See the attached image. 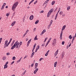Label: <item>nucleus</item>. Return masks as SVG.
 Returning a JSON list of instances; mask_svg holds the SVG:
<instances>
[{
	"label": "nucleus",
	"mask_w": 76,
	"mask_h": 76,
	"mask_svg": "<svg viewBox=\"0 0 76 76\" xmlns=\"http://www.w3.org/2000/svg\"><path fill=\"white\" fill-rule=\"evenodd\" d=\"M44 45H45V44H43L42 45V47H44Z\"/></svg>",
	"instance_id": "obj_55"
},
{
	"label": "nucleus",
	"mask_w": 76,
	"mask_h": 76,
	"mask_svg": "<svg viewBox=\"0 0 76 76\" xmlns=\"http://www.w3.org/2000/svg\"><path fill=\"white\" fill-rule=\"evenodd\" d=\"M18 4V2H16L13 4L12 8V10L13 11L15 10V9L17 6Z\"/></svg>",
	"instance_id": "obj_2"
},
{
	"label": "nucleus",
	"mask_w": 76,
	"mask_h": 76,
	"mask_svg": "<svg viewBox=\"0 0 76 76\" xmlns=\"http://www.w3.org/2000/svg\"><path fill=\"white\" fill-rule=\"evenodd\" d=\"M8 45L7 43H5L4 48H6V47H8Z\"/></svg>",
	"instance_id": "obj_14"
},
{
	"label": "nucleus",
	"mask_w": 76,
	"mask_h": 76,
	"mask_svg": "<svg viewBox=\"0 0 76 76\" xmlns=\"http://www.w3.org/2000/svg\"><path fill=\"white\" fill-rule=\"evenodd\" d=\"M9 63V62H6V63L4 65V69H6V68H7V64H8Z\"/></svg>",
	"instance_id": "obj_6"
},
{
	"label": "nucleus",
	"mask_w": 76,
	"mask_h": 76,
	"mask_svg": "<svg viewBox=\"0 0 76 76\" xmlns=\"http://www.w3.org/2000/svg\"><path fill=\"white\" fill-rule=\"evenodd\" d=\"M74 2V0H72L71 1V2L73 3Z\"/></svg>",
	"instance_id": "obj_64"
},
{
	"label": "nucleus",
	"mask_w": 76,
	"mask_h": 76,
	"mask_svg": "<svg viewBox=\"0 0 76 76\" xmlns=\"http://www.w3.org/2000/svg\"><path fill=\"white\" fill-rule=\"evenodd\" d=\"M49 1V0H47L46 1L45 3L43 4V6H44L45 4L47 3Z\"/></svg>",
	"instance_id": "obj_9"
},
{
	"label": "nucleus",
	"mask_w": 76,
	"mask_h": 76,
	"mask_svg": "<svg viewBox=\"0 0 76 76\" xmlns=\"http://www.w3.org/2000/svg\"><path fill=\"white\" fill-rule=\"evenodd\" d=\"M14 63V61H13L12 62L11 64V65L13 64Z\"/></svg>",
	"instance_id": "obj_53"
},
{
	"label": "nucleus",
	"mask_w": 76,
	"mask_h": 76,
	"mask_svg": "<svg viewBox=\"0 0 76 76\" xmlns=\"http://www.w3.org/2000/svg\"><path fill=\"white\" fill-rule=\"evenodd\" d=\"M75 37L74 36L73 37V38L72 39V41H73L75 40Z\"/></svg>",
	"instance_id": "obj_44"
},
{
	"label": "nucleus",
	"mask_w": 76,
	"mask_h": 76,
	"mask_svg": "<svg viewBox=\"0 0 76 76\" xmlns=\"http://www.w3.org/2000/svg\"><path fill=\"white\" fill-rule=\"evenodd\" d=\"M59 9L58 12H57V14H56V15H58V13L59 12V11H60V10H61L60 8Z\"/></svg>",
	"instance_id": "obj_29"
},
{
	"label": "nucleus",
	"mask_w": 76,
	"mask_h": 76,
	"mask_svg": "<svg viewBox=\"0 0 76 76\" xmlns=\"http://www.w3.org/2000/svg\"><path fill=\"white\" fill-rule=\"evenodd\" d=\"M2 40V38H0V42H1Z\"/></svg>",
	"instance_id": "obj_57"
},
{
	"label": "nucleus",
	"mask_w": 76,
	"mask_h": 76,
	"mask_svg": "<svg viewBox=\"0 0 76 76\" xmlns=\"http://www.w3.org/2000/svg\"><path fill=\"white\" fill-rule=\"evenodd\" d=\"M50 25H50V24L49 25H48V29L50 28Z\"/></svg>",
	"instance_id": "obj_39"
},
{
	"label": "nucleus",
	"mask_w": 76,
	"mask_h": 76,
	"mask_svg": "<svg viewBox=\"0 0 76 76\" xmlns=\"http://www.w3.org/2000/svg\"><path fill=\"white\" fill-rule=\"evenodd\" d=\"M34 18V16L33 15H31V16L29 18V19L31 20H32Z\"/></svg>",
	"instance_id": "obj_10"
},
{
	"label": "nucleus",
	"mask_w": 76,
	"mask_h": 76,
	"mask_svg": "<svg viewBox=\"0 0 76 76\" xmlns=\"http://www.w3.org/2000/svg\"><path fill=\"white\" fill-rule=\"evenodd\" d=\"M70 7L69 6L67 7V9L68 11H69L70 9Z\"/></svg>",
	"instance_id": "obj_21"
},
{
	"label": "nucleus",
	"mask_w": 76,
	"mask_h": 76,
	"mask_svg": "<svg viewBox=\"0 0 76 76\" xmlns=\"http://www.w3.org/2000/svg\"><path fill=\"white\" fill-rule=\"evenodd\" d=\"M25 34H24V35H23V37H24L25 36Z\"/></svg>",
	"instance_id": "obj_63"
},
{
	"label": "nucleus",
	"mask_w": 76,
	"mask_h": 76,
	"mask_svg": "<svg viewBox=\"0 0 76 76\" xmlns=\"http://www.w3.org/2000/svg\"><path fill=\"white\" fill-rule=\"evenodd\" d=\"M36 28H34V30H33V32H34L35 31H36Z\"/></svg>",
	"instance_id": "obj_41"
},
{
	"label": "nucleus",
	"mask_w": 76,
	"mask_h": 76,
	"mask_svg": "<svg viewBox=\"0 0 76 76\" xmlns=\"http://www.w3.org/2000/svg\"><path fill=\"white\" fill-rule=\"evenodd\" d=\"M10 41L8 43V44L7 43V44H8V46H9V44H10Z\"/></svg>",
	"instance_id": "obj_49"
},
{
	"label": "nucleus",
	"mask_w": 76,
	"mask_h": 76,
	"mask_svg": "<svg viewBox=\"0 0 76 76\" xmlns=\"http://www.w3.org/2000/svg\"><path fill=\"white\" fill-rule=\"evenodd\" d=\"M50 50H48L47 52L45 54V56H47L48 55V53L49 52Z\"/></svg>",
	"instance_id": "obj_18"
},
{
	"label": "nucleus",
	"mask_w": 76,
	"mask_h": 76,
	"mask_svg": "<svg viewBox=\"0 0 76 76\" xmlns=\"http://www.w3.org/2000/svg\"><path fill=\"white\" fill-rule=\"evenodd\" d=\"M28 30H27L26 32V33H27L28 32Z\"/></svg>",
	"instance_id": "obj_47"
},
{
	"label": "nucleus",
	"mask_w": 76,
	"mask_h": 76,
	"mask_svg": "<svg viewBox=\"0 0 76 76\" xmlns=\"http://www.w3.org/2000/svg\"><path fill=\"white\" fill-rule=\"evenodd\" d=\"M53 10V9H51L49 11V12H48V15H47V17H49L51 13H52Z\"/></svg>",
	"instance_id": "obj_3"
},
{
	"label": "nucleus",
	"mask_w": 76,
	"mask_h": 76,
	"mask_svg": "<svg viewBox=\"0 0 76 76\" xmlns=\"http://www.w3.org/2000/svg\"><path fill=\"white\" fill-rule=\"evenodd\" d=\"M7 56H9L10 55V53H7Z\"/></svg>",
	"instance_id": "obj_38"
},
{
	"label": "nucleus",
	"mask_w": 76,
	"mask_h": 76,
	"mask_svg": "<svg viewBox=\"0 0 76 76\" xmlns=\"http://www.w3.org/2000/svg\"><path fill=\"white\" fill-rule=\"evenodd\" d=\"M6 15L7 16H9V13H7Z\"/></svg>",
	"instance_id": "obj_56"
},
{
	"label": "nucleus",
	"mask_w": 76,
	"mask_h": 76,
	"mask_svg": "<svg viewBox=\"0 0 76 76\" xmlns=\"http://www.w3.org/2000/svg\"><path fill=\"white\" fill-rule=\"evenodd\" d=\"M43 59H44L43 58H40L39 60V61H41V60H43Z\"/></svg>",
	"instance_id": "obj_32"
},
{
	"label": "nucleus",
	"mask_w": 76,
	"mask_h": 76,
	"mask_svg": "<svg viewBox=\"0 0 76 76\" xmlns=\"http://www.w3.org/2000/svg\"><path fill=\"white\" fill-rule=\"evenodd\" d=\"M49 43V42H48L46 44V46H47V45H48V44Z\"/></svg>",
	"instance_id": "obj_50"
},
{
	"label": "nucleus",
	"mask_w": 76,
	"mask_h": 76,
	"mask_svg": "<svg viewBox=\"0 0 76 76\" xmlns=\"http://www.w3.org/2000/svg\"><path fill=\"white\" fill-rule=\"evenodd\" d=\"M62 39V36H60V39Z\"/></svg>",
	"instance_id": "obj_51"
},
{
	"label": "nucleus",
	"mask_w": 76,
	"mask_h": 76,
	"mask_svg": "<svg viewBox=\"0 0 76 76\" xmlns=\"http://www.w3.org/2000/svg\"><path fill=\"white\" fill-rule=\"evenodd\" d=\"M6 3H4L3 5V6L2 7V8H1V10H3L4 9V6L6 5Z\"/></svg>",
	"instance_id": "obj_8"
},
{
	"label": "nucleus",
	"mask_w": 76,
	"mask_h": 76,
	"mask_svg": "<svg viewBox=\"0 0 76 76\" xmlns=\"http://www.w3.org/2000/svg\"><path fill=\"white\" fill-rule=\"evenodd\" d=\"M64 43H65V42L64 41L62 42V45H64Z\"/></svg>",
	"instance_id": "obj_46"
},
{
	"label": "nucleus",
	"mask_w": 76,
	"mask_h": 76,
	"mask_svg": "<svg viewBox=\"0 0 76 76\" xmlns=\"http://www.w3.org/2000/svg\"><path fill=\"white\" fill-rule=\"evenodd\" d=\"M6 57H4L3 58V60H4L6 59Z\"/></svg>",
	"instance_id": "obj_40"
},
{
	"label": "nucleus",
	"mask_w": 76,
	"mask_h": 76,
	"mask_svg": "<svg viewBox=\"0 0 76 76\" xmlns=\"http://www.w3.org/2000/svg\"><path fill=\"white\" fill-rule=\"evenodd\" d=\"M8 42V40H7L5 41V44H7V42Z\"/></svg>",
	"instance_id": "obj_34"
},
{
	"label": "nucleus",
	"mask_w": 76,
	"mask_h": 76,
	"mask_svg": "<svg viewBox=\"0 0 76 76\" xmlns=\"http://www.w3.org/2000/svg\"><path fill=\"white\" fill-rule=\"evenodd\" d=\"M26 70H25V71L23 72V73H22V76H23V75H25V74L26 73Z\"/></svg>",
	"instance_id": "obj_25"
},
{
	"label": "nucleus",
	"mask_w": 76,
	"mask_h": 76,
	"mask_svg": "<svg viewBox=\"0 0 76 76\" xmlns=\"http://www.w3.org/2000/svg\"><path fill=\"white\" fill-rule=\"evenodd\" d=\"M57 63V62L56 61L54 63V67H56V64Z\"/></svg>",
	"instance_id": "obj_13"
},
{
	"label": "nucleus",
	"mask_w": 76,
	"mask_h": 76,
	"mask_svg": "<svg viewBox=\"0 0 76 76\" xmlns=\"http://www.w3.org/2000/svg\"><path fill=\"white\" fill-rule=\"evenodd\" d=\"M37 1H36L34 3V4H36L37 3Z\"/></svg>",
	"instance_id": "obj_52"
},
{
	"label": "nucleus",
	"mask_w": 76,
	"mask_h": 76,
	"mask_svg": "<svg viewBox=\"0 0 76 76\" xmlns=\"http://www.w3.org/2000/svg\"><path fill=\"white\" fill-rule=\"evenodd\" d=\"M37 35H36L35 36V38H34V40H37L38 39H37Z\"/></svg>",
	"instance_id": "obj_22"
},
{
	"label": "nucleus",
	"mask_w": 76,
	"mask_h": 76,
	"mask_svg": "<svg viewBox=\"0 0 76 76\" xmlns=\"http://www.w3.org/2000/svg\"><path fill=\"white\" fill-rule=\"evenodd\" d=\"M38 66V63H36L35 64V66L34 68V69H36L35 70L37 72V71L38 70V68H37Z\"/></svg>",
	"instance_id": "obj_5"
},
{
	"label": "nucleus",
	"mask_w": 76,
	"mask_h": 76,
	"mask_svg": "<svg viewBox=\"0 0 76 76\" xmlns=\"http://www.w3.org/2000/svg\"><path fill=\"white\" fill-rule=\"evenodd\" d=\"M55 3V1H53L52 3V5H53Z\"/></svg>",
	"instance_id": "obj_23"
},
{
	"label": "nucleus",
	"mask_w": 76,
	"mask_h": 76,
	"mask_svg": "<svg viewBox=\"0 0 76 76\" xmlns=\"http://www.w3.org/2000/svg\"><path fill=\"white\" fill-rule=\"evenodd\" d=\"M39 45H38L37 46V49H36V50H35V53H37V51L38 50H39Z\"/></svg>",
	"instance_id": "obj_15"
},
{
	"label": "nucleus",
	"mask_w": 76,
	"mask_h": 76,
	"mask_svg": "<svg viewBox=\"0 0 76 76\" xmlns=\"http://www.w3.org/2000/svg\"><path fill=\"white\" fill-rule=\"evenodd\" d=\"M16 23V21H14L12 23V24H11V26H14V24L15 23Z\"/></svg>",
	"instance_id": "obj_16"
},
{
	"label": "nucleus",
	"mask_w": 76,
	"mask_h": 76,
	"mask_svg": "<svg viewBox=\"0 0 76 76\" xmlns=\"http://www.w3.org/2000/svg\"><path fill=\"white\" fill-rule=\"evenodd\" d=\"M53 21L52 20H51V21H50V25H51V24H52V22H53Z\"/></svg>",
	"instance_id": "obj_35"
},
{
	"label": "nucleus",
	"mask_w": 76,
	"mask_h": 76,
	"mask_svg": "<svg viewBox=\"0 0 76 76\" xmlns=\"http://www.w3.org/2000/svg\"><path fill=\"white\" fill-rule=\"evenodd\" d=\"M58 16V15H57L56 14V16L55 18V20H56V19Z\"/></svg>",
	"instance_id": "obj_36"
},
{
	"label": "nucleus",
	"mask_w": 76,
	"mask_h": 76,
	"mask_svg": "<svg viewBox=\"0 0 76 76\" xmlns=\"http://www.w3.org/2000/svg\"><path fill=\"white\" fill-rule=\"evenodd\" d=\"M66 27V25H64L63 26V28H62V31H63L64 29Z\"/></svg>",
	"instance_id": "obj_19"
},
{
	"label": "nucleus",
	"mask_w": 76,
	"mask_h": 76,
	"mask_svg": "<svg viewBox=\"0 0 76 76\" xmlns=\"http://www.w3.org/2000/svg\"><path fill=\"white\" fill-rule=\"evenodd\" d=\"M31 39L27 43V46H29V44L30 43L31 41Z\"/></svg>",
	"instance_id": "obj_7"
},
{
	"label": "nucleus",
	"mask_w": 76,
	"mask_h": 76,
	"mask_svg": "<svg viewBox=\"0 0 76 76\" xmlns=\"http://www.w3.org/2000/svg\"><path fill=\"white\" fill-rule=\"evenodd\" d=\"M15 58H16L15 57V56H13L12 58V60H15Z\"/></svg>",
	"instance_id": "obj_28"
},
{
	"label": "nucleus",
	"mask_w": 76,
	"mask_h": 76,
	"mask_svg": "<svg viewBox=\"0 0 76 76\" xmlns=\"http://www.w3.org/2000/svg\"><path fill=\"white\" fill-rule=\"evenodd\" d=\"M34 64H31V66L33 67V66Z\"/></svg>",
	"instance_id": "obj_59"
},
{
	"label": "nucleus",
	"mask_w": 76,
	"mask_h": 76,
	"mask_svg": "<svg viewBox=\"0 0 76 76\" xmlns=\"http://www.w3.org/2000/svg\"><path fill=\"white\" fill-rule=\"evenodd\" d=\"M39 12L40 13H43L44 12V11L42 10V11H40Z\"/></svg>",
	"instance_id": "obj_42"
},
{
	"label": "nucleus",
	"mask_w": 76,
	"mask_h": 76,
	"mask_svg": "<svg viewBox=\"0 0 76 76\" xmlns=\"http://www.w3.org/2000/svg\"><path fill=\"white\" fill-rule=\"evenodd\" d=\"M36 44H34V47H33V48H34V49L35 48V47H36Z\"/></svg>",
	"instance_id": "obj_33"
},
{
	"label": "nucleus",
	"mask_w": 76,
	"mask_h": 76,
	"mask_svg": "<svg viewBox=\"0 0 76 76\" xmlns=\"http://www.w3.org/2000/svg\"><path fill=\"white\" fill-rule=\"evenodd\" d=\"M47 39H48V38H45V41H44V42H46V41L47 40Z\"/></svg>",
	"instance_id": "obj_45"
},
{
	"label": "nucleus",
	"mask_w": 76,
	"mask_h": 76,
	"mask_svg": "<svg viewBox=\"0 0 76 76\" xmlns=\"http://www.w3.org/2000/svg\"><path fill=\"white\" fill-rule=\"evenodd\" d=\"M46 32V30L45 29H44L43 31L42 32V33H41V35H42L45 32Z\"/></svg>",
	"instance_id": "obj_12"
},
{
	"label": "nucleus",
	"mask_w": 76,
	"mask_h": 76,
	"mask_svg": "<svg viewBox=\"0 0 76 76\" xmlns=\"http://www.w3.org/2000/svg\"><path fill=\"white\" fill-rule=\"evenodd\" d=\"M34 54V52H33V53H32L31 56V58H32V57H33Z\"/></svg>",
	"instance_id": "obj_11"
},
{
	"label": "nucleus",
	"mask_w": 76,
	"mask_h": 76,
	"mask_svg": "<svg viewBox=\"0 0 76 76\" xmlns=\"http://www.w3.org/2000/svg\"><path fill=\"white\" fill-rule=\"evenodd\" d=\"M65 15H66L65 14H63L62 15V16L64 17V16H65Z\"/></svg>",
	"instance_id": "obj_54"
},
{
	"label": "nucleus",
	"mask_w": 76,
	"mask_h": 76,
	"mask_svg": "<svg viewBox=\"0 0 76 76\" xmlns=\"http://www.w3.org/2000/svg\"><path fill=\"white\" fill-rule=\"evenodd\" d=\"M63 11H61L60 13H59V14L60 15H62L63 14Z\"/></svg>",
	"instance_id": "obj_24"
},
{
	"label": "nucleus",
	"mask_w": 76,
	"mask_h": 76,
	"mask_svg": "<svg viewBox=\"0 0 76 76\" xmlns=\"http://www.w3.org/2000/svg\"><path fill=\"white\" fill-rule=\"evenodd\" d=\"M22 43V42H20V43L19 42H18V41H17L16 42H15V43L14 45L12 46L11 49V50H13L15 47L16 48H20V46Z\"/></svg>",
	"instance_id": "obj_1"
},
{
	"label": "nucleus",
	"mask_w": 76,
	"mask_h": 76,
	"mask_svg": "<svg viewBox=\"0 0 76 76\" xmlns=\"http://www.w3.org/2000/svg\"><path fill=\"white\" fill-rule=\"evenodd\" d=\"M64 55H65V53H62V56H61V58H62V59H63V58L64 57Z\"/></svg>",
	"instance_id": "obj_17"
},
{
	"label": "nucleus",
	"mask_w": 76,
	"mask_h": 76,
	"mask_svg": "<svg viewBox=\"0 0 76 76\" xmlns=\"http://www.w3.org/2000/svg\"><path fill=\"white\" fill-rule=\"evenodd\" d=\"M12 38H11L10 40V42H11V41H12Z\"/></svg>",
	"instance_id": "obj_58"
},
{
	"label": "nucleus",
	"mask_w": 76,
	"mask_h": 76,
	"mask_svg": "<svg viewBox=\"0 0 76 76\" xmlns=\"http://www.w3.org/2000/svg\"><path fill=\"white\" fill-rule=\"evenodd\" d=\"M34 49H35L34 48H33V50H32V52H33V51H34Z\"/></svg>",
	"instance_id": "obj_60"
},
{
	"label": "nucleus",
	"mask_w": 76,
	"mask_h": 76,
	"mask_svg": "<svg viewBox=\"0 0 76 76\" xmlns=\"http://www.w3.org/2000/svg\"><path fill=\"white\" fill-rule=\"evenodd\" d=\"M27 56H25L24 57V59H25V58H27Z\"/></svg>",
	"instance_id": "obj_48"
},
{
	"label": "nucleus",
	"mask_w": 76,
	"mask_h": 76,
	"mask_svg": "<svg viewBox=\"0 0 76 76\" xmlns=\"http://www.w3.org/2000/svg\"><path fill=\"white\" fill-rule=\"evenodd\" d=\"M22 57H21L20 59L19 60V61H17V62H20V60H21V59H22Z\"/></svg>",
	"instance_id": "obj_27"
},
{
	"label": "nucleus",
	"mask_w": 76,
	"mask_h": 76,
	"mask_svg": "<svg viewBox=\"0 0 76 76\" xmlns=\"http://www.w3.org/2000/svg\"><path fill=\"white\" fill-rule=\"evenodd\" d=\"M58 52V50L56 52V53L55 54V55L56 56L57 55Z\"/></svg>",
	"instance_id": "obj_20"
},
{
	"label": "nucleus",
	"mask_w": 76,
	"mask_h": 76,
	"mask_svg": "<svg viewBox=\"0 0 76 76\" xmlns=\"http://www.w3.org/2000/svg\"><path fill=\"white\" fill-rule=\"evenodd\" d=\"M15 40H14L12 42V43H13V44H14V42H15Z\"/></svg>",
	"instance_id": "obj_62"
},
{
	"label": "nucleus",
	"mask_w": 76,
	"mask_h": 76,
	"mask_svg": "<svg viewBox=\"0 0 76 76\" xmlns=\"http://www.w3.org/2000/svg\"><path fill=\"white\" fill-rule=\"evenodd\" d=\"M39 20H37V21L35 22V24H37V23L39 22Z\"/></svg>",
	"instance_id": "obj_30"
},
{
	"label": "nucleus",
	"mask_w": 76,
	"mask_h": 76,
	"mask_svg": "<svg viewBox=\"0 0 76 76\" xmlns=\"http://www.w3.org/2000/svg\"><path fill=\"white\" fill-rule=\"evenodd\" d=\"M37 72H36L35 70L34 72V74H36Z\"/></svg>",
	"instance_id": "obj_37"
},
{
	"label": "nucleus",
	"mask_w": 76,
	"mask_h": 76,
	"mask_svg": "<svg viewBox=\"0 0 76 76\" xmlns=\"http://www.w3.org/2000/svg\"><path fill=\"white\" fill-rule=\"evenodd\" d=\"M51 39V38H50L48 40V42L49 43L50 42V40Z\"/></svg>",
	"instance_id": "obj_31"
},
{
	"label": "nucleus",
	"mask_w": 76,
	"mask_h": 76,
	"mask_svg": "<svg viewBox=\"0 0 76 76\" xmlns=\"http://www.w3.org/2000/svg\"><path fill=\"white\" fill-rule=\"evenodd\" d=\"M76 3V0L75 1V2H74V5H75V4Z\"/></svg>",
	"instance_id": "obj_61"
},
{
	"label": "nucleus",
	"mask_w": 76,
	"mask_h": 76,
	"mask_svg": "<svg viewBox=\"0 0 76 76\" xmlns=\"http://www.w3.org/2000/svg\"><path fill=\"white\" fill-rule=\"evenodd\" d=\"M57 40L56 39H54L53 41L52 45L54 46L56 43Z\"/></svg>",
	"instance_id": "obj_4"
},
{
	"label": "nucleus",
	"mask_w": 76,
	"mask_h": 76,
	"mask_svg": "<svg viewBox=\"0 0 76 76\" xmlns=\"http://www.w3.org/2000/svg\"><path fill=\"white\" fill-rule=\"evenodd\" d=\"M69 39H72L73 38V37H72L71 35H70L69 36Z\"/></svg>",
	"instance_id": "obj_26"
},
{
	"label": "nucleus",
	"mask_w": 76,
	"mask_h": 76,
	"mask_svg": "<svg viewBox=\"0 0 76 76\" xmlns=\"http://www.w3.org/2000/svg\"><path fill=\"white\" fill-rule=\"evenodd\" d=\"M62 33H63V31H62L61 32V34H60V36H62Z\"/></svg>",
	"instance_id": "obj_43"
}]
</instances>
